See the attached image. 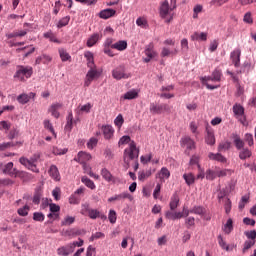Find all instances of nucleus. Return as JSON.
I'll list each match as a JSON object with an SVG mask.
<instances>
[{
    "label": "nucleus",
    "mask_w": 256,
    "mask_h": 256,
    "mask_svg": "<svg viewBox=\"0 0 256 256\" xmlns=\"http://www.w3.org/2000/svg\"><path fill=\"white\" fill-rule=\"evenodd\" d=\"M29 210H31L30 206L25 205L22 208H18L17 212L19 216H28Z\"/></svg>",
    "instance_id": "49530a36"
},
{
    "label": "nucleus",
    "mask_w": 256,
    "mask_h": 256,
    "mask_svg": "<svg viewBox=\"0 0 256 256\" xmlns=\"http://www.w3.org/2000/svg\"><path fill=\"white\" fill-rule=\"evenodd\" d=\"M164 45L165 47H162V50H161L162 57H168L169 55H177V53H179V49L177 48L171 49V47L167 46V45H175V39H172L171 37H169L168 39H165Z\"/></svg>",
    "instance_id": "0eeeda50"
},
{
    "label": "nucleus",
    "mask_w": 256,
    "mask_h": 256,
    "mask_svg": "<svg viewBox=\"0 0 256 256\" xmlns=\"http://www.w3.org/2000/svg\"><path fill=\"white\" fill-rule=\"evenodd\" d=\"M33 220L36 222H43L45 220V216L42 212H34Z\"/></svg>",
    "instance_id": "5fc2aeb1"
},
{
    "label": "nucleus",
    "mask_w": 256,
    "mask_h": 256,
    "mask_svg": "<svg viewBox=\"0 0 256 256\" xmlns=\"http://www.w3.org/2000/svg\"><path fill=\"white\" fill-rule=\"evenodd\" d=\"M99 72L96 68L95 65V61L93 60V65L92 68H90V70H88L87 74H86V80H85V87H89V85H91L92 81H94V79H97V77H99Z\"/></svg>",
    "instance_id": "9d476101"
},
{
    "label": "nucleus",
    "mask_w": 256,
    "mask_h": 256,
    "mask_svg": "<svg viewBox=\"0 0 256 256\" xmlns=\"http://www.w3.org/2000/svg\"><path fill=\"white\" fill-rule=\"evenodd\" d=\"M14 182L11 180V178H4L0 180V188L3 186H13Z\"/></svg>",
    "instance_id": "4d7b16f0"
},
{
    "label": "nucleus",
    "mask_w": 256,
    "mask_h": 256,
    "mask_svg": "<svg viewBox=\"0 0 256 256\" xmlns=\"http://www.w3.org/2000/svg\"><path fill=\"white\" fill-rule=\"evenodd\" d=\"M181 146L186 148V150H194L195 149V141L192 140V138H190L189 136H186L185 138H182Z\"/></svg>",
    "instance_id": "4468645a"
},
{
    "label": "nucleus",
    "mask_w": 256,
    "mask_h": 256,
    "mask_svg": "<svg viewBox=\"0 0 256 256\" xmlns=\"http://www.w3.org/2000/svg\"><path fill=\"white\" fill-rule=\"evenodd\" d=\"M102 132L105 140H111L114 136L115 130L113 126H102Z\"/></svg>",
    "instance_id": "aec40b11"
},
{
    "label": "nucleus",
    "mask_w": 256,
    "mask_h": 256,
    "mask_svg": "<svg viewBox=\"0 0 256 256\" xmlns=\"http://www.w3.org/2000/svg\"><path fill=\"white\" fill-rule=\"evenodd\" d=\"M112 77H114V79H129V77H131V74H129V72H126L125 65H118L117 68H114V70H112Z\"/></svg>",
    "instance_id": "1a4fd4ad"
},
{
    "label": "nucleus",
    "mask_w": 256,
    "mask_h": 256,
    "mask_svg": "<svg viewBox=\"0 0 256 256\" xmlns=\"http://www.w3.org/2000/svg\"><path fill=\"white\" fill-rule=\"evenodd\" d=\"M101 174H102V178H104V180H106V182L113 181V176H112L111 172H109V170H107V168H103L101 171Z\"/></svg>",
    "instance_id": "e433bc0d"
},
{
    "label": "nucleus",
    "mask_w": 256,
    "mask_h": 256,
    "mask_svg": "<svg viewBox=\"0 0 256 256\" xmlns=\"http://www.w3.org/2000/svg\"><path fill=\"white\" fill-rule=\"evenodd\" d=\"M150 176H152L151 170H147L146 172H139L138 180H140L141 182H145V180H147V178H150Z\"/></svg>",
    "instance_id": "a19ab883"
},
{
    "label": "nucleus",
    "mask_w": 256,
    "mask_h": 256,
    "mask_svg": "<svg viewBox=\"0 0 256 256\" xmlns=\"http://www.w3.org/2000/svg\"><path fill=\"white\" fill-rule=\"evenodd\" d=\"M247 238H250V242H256V230H251L250 232H245Z\"/></svg>",
    "instance_id": "e2e57ef3"
},
{
    "label": "nucleus",
    "mask_w": 256,
    "mask_h": 256,
    "mask_svg": "<svg viewBox=\"0 0 256 256\" xmlns=\"http://www.w3.org/2000/svg\"><path fill=\"white\" fill-rule=\"evenodd\" d=\"M170 176H171V172L169 171L168 168H165V167L161 168V170L156 174V178L159 179L161 184L166 182V180H168Z\"/></svg>",
    "instance_id": "f8f14e48"
},
{
    "label": "nucleus",
    "mask_w": 256,
    "mask_h": 256,
    "mask_svg": "<svg viewBox=\"0 0 256 256\" xmlns=\"http://www.w3.org/2000/svg\"><path fill=\"white\" fill-rule=\"evenodd\" d=\"M223 230H224V232H225L226 234H230V233L232 232V230H233V220H232V218H229V219L227 220V222H226V224H225Z\"/></svg>",
    "instance_id": "79ce46f5"
},
{
    "label": "nucleus",
    "mask_w": 256,
    "mask_h": 256,
    "mask_svg": "<svg viewBox=\"0 0 256 256\" xmlns=\"http://www.w3.org/2000/svg\"><path fill=\"white\" fill-rule=\"evenodd\" d=\"M2 171H3V174H8V176H11L14 178H25L26 176L25 172L21 170H17V168H14L13 162H8V164H5Z\"/></svg>",
    "instance_id": "423d86ee"
},
{
    "label": "nucleus",
    "mask_w": 256,
    "mask_h": 256,
    "mask_svg": "<svg viewBox=\"0 0 256 256\" xmlns=\"http://www.w3.org/2000/svg\"><path fill=\"white\" fill-rule=\"evenodd\" d=\"M59 53L62 61H68L69 59H71V55L70 53H68V51H66V49H59Z\"/></svg>",
    "instance_id": "c03bdc74"
},
{
    "label": "nucleus",
    "mask_w": 256,
    "mask_h": 256,
    "mask_svg": "<svg viewBox=\"0 0 256 256\" xmlns=\"http://www.w3.org/2000/svg\"><path fill=\"white\" fill-rule=\"evenodd\" d=\"M14 146H23V142H4L0 144V151L3 152L7 150V148H12Z\"/></svg>",
    "instance_id": "a878e982"
},
{
    "label": "nucleus",
    "mask_w": 256,
    "mask_h": 256,
    "mask_svg": "<svg viewBox=\"0 0 256 256\" xmlns=\"http://www.w3.org/2000/svg\"><path fill=\"white\" fill-rule=\"evenodd\" d=\"M108 219L110 220L111 224H115V222H117V214L115 210H110Z\"/></svg>",
    "instance_id": "680f3d73"
},
{
    "label": "nucleus",
    "mask_w": 256,
    "mask_h": 256,
    "mask_svg": "<svg viewBox=\"0 0 256 256\" xmlns=\"http://www.w3.org/2000/svg\"><path fill=\"white\" fill-rule=\"evenodd\" d=\"M118 144L119 146L129 144L128 148H125L124 154H123V159L125 164H130L131 160H135L136 158H139L140 150L139 148H137L136 142H134V140L131 141L130 136H122Z\"/></svg>",
    "instance_id": "f257e3e1"
},
{
    "label": "nucleus",
    "mask_w": 256,
    "mask_h": 256,
    "mask_svg": "<svg viewBox=\"0 0 256 256\" xmlns=\"http://www.w3.org/2000/svg\"><path fill=\"white\" fill-rule=\"evenodd\" d=\"M231 143L230 142H221L218 146V152H224L226 150H230Z\"/></svg>",
    "instance_id": "de8ad7c7"
},
{
    "label": "nucleus",
    "mask_w": 256,
    "mask_h": 256,
    "mask_svg": "<svg viewBox=\"0 0 256 256\" xmlns=\"http://www.w3.org/2000/svg\"><path fill=\"white\" fill-rule=\"evenodd\" d=\"M39 158L40 154H34V156L30 158V160L28 158L22 157L19 159V162L20 164H22V166L28 168V170H32V172L39 173V168H37L36 166V162H38Z\"/></svg>",
    "instance_id": "39448f33"
},
{
    "label": "nucleus",
    "mask_w": 256,
    "mask_h": 256,
    "mask_svg": "<svg viewBox=\"0 0 256 256\" xmlns=\"http://www.w3.org/2000/svg\"><path fill=\"white\" fill-rule=\"evenodd\" d=\"M183 178L188 186L195 184V174L189 172L188 174H183Z\"/></svg>",
    "instance_id": "c85d7f7f"
},
{
    "label": "nucleus",
    "mask_w": 256,
    "mask_h": 256,
    "mask_svg": "<svg viewBox=\"0 0 256 256\" xmlns=\"http://www.w3.org/2000/svg\"><path fill=\"white\" fill-rule=\"evenodd\" d=\"M222 72L220 70H214L211 78H203V81H209V79H212V81H221Z\"/></svg>",
    "instance_id": "c9c22d12"
},
{
    "label": "nucleus",
    "mask_w": 256,
    "mask_h": 256,
    "mask_svg": "<svg viewBox=\"0 0 256 256\" xmlns=\"http://www.w3.org/2000/svg\"><path fill=\"white\" fill-rule=\"evenodd\" d=\"M116 14V9H102V11H100L99 15L100 17H102V19H109V17H113V15Z\"/></svg>",
    "instance_id": "5701e85b"
},
{
    "label": "nucleus",
    "mask_w": 256,
    "mask_h": 256,
    "mask_svg": "<svg viewBox=\"0 0 256 256\" xmlns=\"http://www.w3.org/2000/svg\"><path fill=\"white\" fill-rule=\"evenodd\" d=\"M101 35H99V33H93L92 35H90V37L88 38L87 41V45L88 47H93V45H95V43H97V41H99V39H101Z\"/></svg>",
    "instance_id": "bb28decb"
},
{
    "label": "nucleus",
    "mask_w": 256,
    "mask_h": 256,
    "mask_svg": "<svg viewBox=\"0 0 256 256\" xmlns=\"http://www.w3.org/2000/svg\"><path fill=\"white\" fill-rule=\"evenodd\" d=\"M0 130H6V131L11 130V123L7 121L0 122Z\"/></svg>",
    "instance_id": "69168bd1"
},
{
    "label": "nucleus",
    "mask_w": 256,
    "mask_h": 256,
    "mask_svg": "<svg viewBox=\"0 0 256 256\" xmlns=\"http://www.w3.org/2000/svg\"><path fill=\"white\" fill-rule=\"evenodd\" d=\"M150 114L152 115H160L164 112H171V108L169 104H156L155 102H152L149 107Z\"/></svg>",
    "instance_id": "6e6552de"
},
{
    "label": "nucleus",
    "mask_w": 256,
    "mask_h": 256,
    "mask_svg": "<svg viewBox=\"0 0 256 256\" xmlns=\"http://www.w3.org/2000/svg\"><path fill=\"white\" fill-rule=\"evenodd\" d=\"M138 92L137 90H130V92H126V94H124V96H121L120 99H136V97H138Z\"/></svg>",
    "instance_id": "58836bf2"
},
{
    "label": "nucleus",
    "mask_w": 256,
    "mask_h": 256,
    "mask_svg": "<svg viewBox=\"0 0 256 256\" xmlns=\"http://www.w3.org/2000/svg\"><path fill=\"white\" fill-rule=\"evenodd\" d=\"M75 250V244H67V246H61L57 249V254L59 256H69V254H72Z\"/></svg>",
    "instance_id": "9b49d317"
},
{
    "label": "nucleus",
    "mask_w": 256,
    "mask_h": 256,
    "mask_svg": "<svg viewBox=\"0 0 256 256\" xmlns=\"http://www.w3.org/2000/svg\"><path fill=\"white\" fill-rule=\"evenodd\" d=\"M126 198L131 199V194H129V192H122V194H116V196L108 198V202H115L116 200H125Z\"/></svg>",
    "instance_id": "4be33fe9"
},
{
    "label": "nucleus",
    "mask_w": 256,
    "mask_h": 256,
    "mask_svg": "<svg viewBox=\"0 0 256 256\" xmlns=\"http://www.w3.org/2000/svg\"><path fill=\"white\" fill-rule=\"evenodd\" d=\"M76 218L74 216H65L64 220L61 221V226H70L74 224Z\"/></svg>",
    "instance_id": "ea45409f"
},
{
    "label": "nucleus",
    "mask_w": 256,
    "mask_h": 256,
    "mask_svg": "<svg viewBox=\"0 0 256 256\" xmlns=\"http://www.w3.org/2000/svg\"><path fill=\"white\" fill-rule=\"evenodd\" d=\"M177 7V0H171V5H169V1H162L160 4V16L165 20L166 23H171L174 17V9Z\"/></svg>",
    "instance_id": "f03ea898"
},
{
    "label": "nucleus",
    "mask_w": 256,
    "mask_h": 256,
    "mask_svg": "<svg viewBox=\"0 0 256 256\" xmlns=\"http://www.w3.org/2000/svg\"><path fill=\"white\" fill-rule=\"evenodd\" d=\"M145 55L146 57H144V61L148 63L149 61H151V59H153V57H156L157 53L156 51H154V49L147 47V49H145Z\"/></svg>",
    "instance_id": "cd10ccee"
},
{
    "label": "nucleus",
    "mask_w": 256,
    "mask_h": 256,
    "mask_svg": "<svg viewBox=\"0 0 256 256\" xmlns=\"http://www.w3.org/2000/svg\"><path fill=\"white\" fill-rule=\"evenodd\" d=\"M33 75V68L31 65H17L16 73L14 77L20 81H26Z\"/></svg>",
    "instance_id": "20e7f679"
},
{
    "label": "nucleus",
    "mask_w": 256,
    "mask_h": 256,
    "mask_svg": "<svg viewBox=\"0 0 256 256\" xmlns=\"http://www.w3.org/2000/svg\"><path fill=\"white\" fill-rule=\"evenodd\" d=\"M202 9H203V5H195L194 6V9H193V11H194V13H193L194 19H197V17H199V13H201Z\"/></svg>",
    "instance_id": "0e129e2a"
},
{
    "label": "nucleus",
    "mask_w": 256,
    "mask_h": 256,
    "mask_svg": "<svg viewBox=\"0 0 256 256\" xmlns=\"http://www.w3.org/2000/svg\"><path fill=\"white\" fill-rule=\"evenodd\" d=\"M217 178V170H206V179L215 180Z\"/></svg>",
    "instance_id": "603ef678"
},
{
    "label": "nucleus",
    "mask_w": 256,
    "mask_h": 256,
    "mask_svg": "<svg viewBox=\"0 0 256 256\" xmlns=\"http://www.w3.org/2000/svg\"><path fill=\"white\" fill-rule=\"evenodd\" d=\"M49 175L54 180H60V172H59L57 166H50Z\"/></svg>",
    "instance_id": "c756f323"
},
{
    "label": "nucleus",
    "mask_w": 256,
    "mask_h": 256,
    "mask_svg": "<svg viewBox=\"0 0 256 256\" xmlns=\"http://www.w3.org/2000/svg\"><path fill=\"white\" fill-rule=\"evenodd\" d=\"M233 112L240 121L241 116L244 114V108L240 104H235V106H233Z\"/></svg>",
    "instance_id": "473e14b6"
},
{
    "label": "nucleus",
    "mask_w": 256,
    "mask_h": 256,
    "mask_svg": "<svg viewBox=\"0 0 256 256\" xmlns=\"http://www.w3.org/2000/svg\"><path fill=\"white\" fill-rule=\"evenodd\" d=\"M100 216L101 213L99 210L89 208V217L92 218V220H96V218H99Z\"/></svg>",
    "instance_id": "6e6d98bb"
},
{
    "label": "nucleus",
    "mask_w": 256,
    "mask_h": 256,
    "mask_svg": "<svg viewBox=\"0 0 256 256\" xmlns=\"http://www.w3.org/2000/svg\"><path fill=\"white\" fill-rule=\"evenodd\" d=\"M233 142L237 150H239V158L240 160H247V158H251L252 152L249 148H245V142L239 136V134H232Z\"/></svg>",
    "instance_id": "7ed1b4c3"
},
{
    "label": "nucleus",
    "mask_w": 256,
    "mask_h": 256,
    "mask_svg": "<svg viewBox=\"0 0 256 256\" xmlns=\"http://www.w3.org/2000/svg\"><path fill=\"white\" fill-rule=\"evenodd\" d=\"M73 128V114L72 112L67 117V124L65 125V130H69L71 132Z\"/></svg>",
    "instance_id": "a18cd8bd"
},
{
    "label": "nucleus",
    "mask_w": 256,
    "mask_h": 256,
    "mask_svg": "<svg viewBox=\"0 0 256 256\" xmlns=\"http://www.w3.org/2000/svg\"><path fill=\"white\" fill-rule=\"evenodd\" d=\"M235 67H239L241 61V49H234L230 55Z\"/></svg>",
    "instance_id": "a211bd4d"
},
{
    "label": "nucleus",
    "mask_w": 256,
    "mask_h": 256,
    "mask_svg": "<svg viewBox=\"0 0 256 256\" xmlns=\"http://www.w3.org/2000/svg\"><path fill=\"white\" fill-rule=\"evenodd\" d=\"M207 37L208 33L205 31H201V33L199 31H194L191 35L192 41H207Z\"/></svg>",
    "instance_id": "f3484780"
},
{
    "label": "nucleus",
    "mask_w": 256,
    "mask_h": 256,
    "mask_svg": "<svg viewBox=\"0 0 256 256\" xmlns=\"http://www.w3.org/2000/svg\"><path fill=\"white\" fill-rule=\"evenodd\" d=\"M82 182L87 186V188H90V190H95L96 189V184L91 180L90 178H87V176L82 177Z\"/></svg>",
    "instance_id": "2f4dec72"
},
{
    "label": "nucleus",
    "mask_w": 256,
    "mask_h": 256,
    "mask_svg": "<svg viewBox=\"0 0 256 256\" xmlns=\"http://www.w3.org/2000/svg\"><path fill=\"white\" fill-rule=\"evenodd\" d=\"M80 200L81 198H79L75 192V194H73L72 196H70L69 198V202L70 204H80Z\"/></svg>",
    "instance_id": "338daca9"
},
{
    "label": "nucleus",
    "mask_w": 256,
    "mask_h": 256,
    "mask_svg": "<svg viewBox=\"0 0 256 256\" xmlns=\"http://www.w3.org/2000/svg\"><path fill=\"white\" fill-rule=\"evenodd\" d=\"M98 144L97 138H90V140L87 143V147L89 150H93Z\"/></svg>",
    "instance_id": "13d9d810"
},
{
    "label": "nucleus",
    "mask_w": 256,
    "mask_h": 256,
    "mask_svg": "<svg viewBox=\"0 0 256 256\" xmlns=\"http://www.w3.org/2000/svg\"><path fill=\"white\" fill-rule=\"evenodd\" d=\"M206 210L203 206H194L193 208H191V210H189V213L191 214H198L199 216H202L203 214H205Z\"/></svg>",
    "instance_id": "f704fd0d"
},
{
    "label": "nucleus",
    "mask_w": 256,
    "mask_h": 256,
    "mask_svg": "<svg viewBox=\"0 0 256 256\" xmlns=\"http://www.w3.org/2000/svg\"><path fill=\"white\" fill-rule=\"evenodd\" d=\"M180 202V198L178 194H174L170 201V210H176L178 208Z\"/></svg>",
    "instance_id": "7c9ffc66"
},
{
    "label": "nucleus",
    "mask_w": 256,
    "mask_h": 256,
    "mask_svg": "<svg viewBox=\"0 0 256 256\" xmlns=\"http://www.w3.org/2000/svg\"><path fill=\"white\" fill-rule=\"evenodd\" d=\"M245 142H247L248 146H253L254 144L253 134H245Z\"/></svg>",
    "instance_id": "774afa93"
},
{
    "label": "nucleus",
    "mask_w": 256,
    "mask_h": 256,
    "mask_svg": "<svg viewBox=\"0 0 256 256\" xmlns=\"http://www.w3.org/2000/svg\"><path fill=\"white\" fill-rule=\"evenodd\" d=\"M249 202V196H242L241 201L239 202V209L243 210Z\"/></svg>",
    "instance_id": "052dcab7"
},
{
    "label": "nucleus",
    "mask_w": 256,
    "mask_h": 256,
    "mask_svg": "<svg viewBox=\"0 0 256 256\" xmlns=\"http://www.w3.org/2000/svg\"><path fill=\"white\" fill-rule=\"evenodd\" d=\"M35 95V92H30V94H20L17 97V102L22 105L28 104L31 99H34Z\"/></svg>",
    "instance_id": "ddd939ff"
},
{
    "label": "nucleus",
    "mask_w": 256,
    "mask_h": 256,
    "mask_svg": "<svg viewBox=\"0 0 256 256\" xmlns=\"http://www.w3.org/2000/svg\"><path fill=\"white\" fill-rule=\"evenodd\" d=\"M92 156L91 154H88L87 152H79L77 158L75 160L79 162L80 164H83V168L86 164V162H89L91 160Z\"/></svg>",
    "instance_id": "dca6fc26"
},
{
    "label": "nucleus",
    "mask_w": 256,
    "mask_h": 256,
    "mask_svg": "<svg viewBox=\"0 0 256 256\" xmlns=\"http://www.w3.org/2000/svg\"><path fill=\"white\" fill-rule=\"evenodd\" d=\"M189 214H190V210H188V208L184 206L182 212H175V220L180 218H185L189 216Z\"/></svg>",
    "instance_id": "4c0bfd02"
},
{
    "label": "nucleus",
    "mask_w": 256,
    "mask_h": 256,
    "mask_svg": "<svg viewBox=\"0 0 256 256\" xmlns=\"http://www.w3.org/2000/svg\"><path fill=\"white\" fill-rule=\"evenodd\" d=\"M208 158H209V160H215L217 162H221L222 164H225L227 162V158H225V156H222V154H220L219 151L217 154L210 152L208 154Z\"/></svg>",
    "instance_id": "412c9836"
},
{
    "label": "nucleus",
    "mask_w": 256,
    "mask_h": 256,
    "mask_svg": "<svg viewBox=\"0 0 256 256\" xmlns=\"http://www.w3.org/2000/svg\"><path fill=\"white\" fill-rule=\"evenodd\" d=\"M84 57H86L87 59V66L89 67V69H91V67H93V61H94V55L92 51H85Z\"/></svg>",
    "instance_id": "72a5a7b5"
},
{
    "label": "nucleus",
    "mask_w": 256,
    "mask_h": 256,
    "mask_svg": "<svg viewBox=\"0 0 256 256\" xmlns=\"http://www.w3.org/2000/svg\"><path fill=\"white\" fill-rule=\"evenodd\" d=\"M44 128H46V130H49L53 134V136L55 138H57V134H56V132H55V130L53 128V125L51 124L50 120H44Z\"/></svg>",
    "instance_id": "37998d69"
},
{
    "label": "nucleus",
    "mask_w": 256,
    "mask_h": 256,
    "mask_svg": "<svg viewBox=\"0 0 256 256\" xmlns=\"http://www.w3.org/2000/svg\"><path fill=\"white\" fill-rule=\"evenodd\" d=\"M103 51H104V53H106V55H109L110 57H114V55H115V53L111 49V47L109 45H107V41H104Z\"/></svg>",
    "instance_id": "09e8293b"
},
{
    "label": "nucleus",
    "mask_w": 256,
    "mask_h": 256,
    "mask_svg": "<svg viewBox=\"0 0 256 256\" xmlns=\"http://www.w3.org/2000/svg\"><path fill=\"white\" fill-rule=\"evenodd\" d=\"M114 49H118V51H124L128 47V43L125 39H120L113 44Z\"/></svg>",
    "instance_id": "393cba45"
},
{
    "label": "nucleus",
    "mask_w": 256,
    "mask_h": 256,
    "mask_svg": "<svg viewBox=\"0 0 256 256\" xmlns=\"http://www.w3.org/2000/svg\"><path fill=\"white\" fill-rule=\"evenodd\" d=\"M136 24L139 25L140 27H148V20L146 17H138L136 19Z\"/></svg>",
    "instance_id": "864d4df0"
},
{
    "label": "nucleus",
    "mask_w": 256,
    "mask_h": 256,
    "mask_svg": "<svg viewBox=\"0 0 256 256\" xmlns=\"http://www.w3.org/2000/svg\"><path fill=\"white\" fill-rule=\"evenodd\" d=\"M62 108V104H52L49 108V112L54 118H60L59 110Z\"/></svg>",
    "instance_id": "b1692460"
},
{
    "label": "nucleus",
    "mask_w": 256,
    "mask_h": 256,
    "mask_svg": "<svg viewBox=\"0 0 256 256\" xmlns=\"http://www.w3.org/2000/svg\"><path fill=\"white\" fill-rule=\"evenodd\" d=\"M206 132H207L205 136L206 144H208L209 146H214V144H216V138L213 130L211 128H206Z\"/></svg>",
    "instance_id": "2eb2a0df"
},
{
    "label": "nucleus",
    "mask_w": 256,
    "mask_h": 256,
    "mask_svg": "<svg viewBox=\"0 0 256 256\" xmlns=\"http://www.w3.org/2000/svg\"><path fill=\"white\" fill-rule=\"evenodd\" d=\"M81 214H83L84 216L88 214V216H90V205L88 203L82 204Z\"/></svg>",
    "instance_id": "bf43d9fd"
},
{
    "label": "nucleus",
    "mask_w": 256,
    "mask_h": 256,
    "mask_svg": "<svg viewBox=\"0 0 256 256\" xmlns=\"http://www.w3.org/2000/svg\"><path fill=\"white\" fill-rule=\"evenodd\" d=\"M50 214H48V218H59L60 206L58 204H49Z\"/></svg>",
    "instance_id": "6ab92c4d"
},
{
    "label": "nucleus",
    "mask_w": 256,
    "mask_h": 256,
    "mask_svg": "<svg viewBox=\"0 0 256 256\" xmlns=\"http://www.w3.org/2000/svg\"><path fill=\"white\" fill-rule=\"evenodd\" d=\"M70 18H71L70 15H66L65 17H62V19L58 21L57 27H65V25H68Z\"/></svg>",
    "instance_id": "8fccbe9b"
},
{
    "label": "nucleus",
    "mask_w": 256,
    "mask_h": 256,
    "mask_svg": "<svg viewBox=\"0 0 256 256\" xmlns=\"http://www.w3.org/2000/svg\"><path fill=\"white\" fill-rule=\"evenodd\" d=\"M124 122H125V120H124L122 114H118V116L114 120V124H115V126H117V128H122Z\"/></svg>",
    "instance_id": "3c124183"
}]
</instances>
